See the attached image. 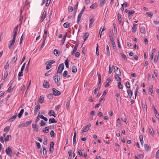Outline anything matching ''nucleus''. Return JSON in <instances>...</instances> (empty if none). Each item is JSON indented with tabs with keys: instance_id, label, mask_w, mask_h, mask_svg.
I'll list each match as a JSON object with an SVG mask.
<instances>
[{
	"instance_id": "obj_2",
	"label": "nucleus",
	"mask_w": 159,
	"mask_h": 159,
	"mask_svg": "<svg viewBox=\"0 0 159 159\" xmlns=\"http://www.w3.org/2000/svg\"><path fill=\"white\" fill-rule=\"evenodd\" d=\"M64 68V65L63 63L60 64L58 67L57 74L59 73L60 74Z\"/></svg>"
},
{
	"instance_id": "obj_38",
	"label": "nucleus",
	"mask_w": 159,
	"mask_h": 159,
	"mask_svg": "<svg viewBox=\"0 0 159 159\" xmlns=\"http://www.w3.org/2000/svg\"><path fill=\"white\" fill-rule=\"evenodd\" d=\"M67 35V33L66 32V33L63 36V38L62 40V42H63L62 44H63V43H64V42L66 40V38Z\"/></svg>"
},
{
	"instance_id": "obj_4",
	"label": "nucleus",
	"mask_w": 159,
	"mask_h": 159,
	"mask_svg": "<svg viewBox=\"0 0 159 159\" xmlns=\"http://www.w3.org/2000/svg\"><path fill=\"white\" fill-rule=\"evenodd\" d=\"M91 126V124L90 123L88 125H86L83 129L82 132L81 133L86 132L88 131L90 127Z\"/></svg>"
},
{
	"instance_id": "obj_22",
	"label": "nucleus",
	"mask_w": 159,
	"mask_h": 159,
	"mask_svg": "<svg viewBox=\"0 0 159 159\" xmlns=\"http://www.w3.org/2000/svg\"><path fill=\"white\" fill-rule=\"evenodd\" d=\"M143 136L142 135H141L139 136V140L141 142V144L142 146H143Z\"/></svg>"
},
{
	"instance_id": "obj_44",
	"label": "nucleus",
	"mask_w": 159,
	"mask_h": 159,
	"mask_svg": "<svg viewBox=\"0 0 159 159\" xmlns=\"http://www.w3.org/2000/svg\"><path fill=\"white\" fill-rule=\"evenodd\" d=\"M153 86L152 85H150L149 87V92L151 93H152L153 92Z\"/></svg>"
},
{
	"instance_id": "obj_18",
	"label": "nucleus",
	"mask_w": 159,
	"mask_h": 159,
	"mask_svg": "<svg viewBox=\"0 0 159 159\" xmlns=\"http://www.w3.org/2000/svg\"><path fill=\"white\" fill-rule=\"evenodd\" d=\"M137 28V25L135 24H134L132 29V32L134 33L135 32Z\"/></svg>"
},
{
	"instance_id": "obj_63",
	"label": "nucleus",
	"mask_w": 159,
	"mask_h": 159,
	"mask_svg": "<svg viewBox=\"0 0 159 159\" xmlns=\"http://www.w3.org/2000/svg\"><path fill=\"white\" fill-rule=\"evenodd\" d=\"M53 94L50 93L48 94L47 96V97L49 99L52 98L53 96Z\"/></svg>"
},
{
	"instance_id": "obj_61",
	"label": "nucleus",
	"mask_w": 159,
	"mask_h": 159,
	"mask_svg": "<svg viewBox=\"0 0 159 159\" xmlns=\"http://www.w3.org/2000/svg\"><path fill=\"white\" fill-rule=\"evenodd\" d=\"M43 155H45L47 153V151L45 147H44L43 148Z\"/></svg>"
},
{
	"instance_id": "obj_17",
	"label": "nucleus",
	"mask_w": 159,
	"mask_h": 159,
	"mask_svg": "<svg viewBox=\"0 0 159 159\" xmlns=\"http://www.w3.org/2000/svg\"><path fill=\"white\" fill-rule=\"evenodd\" d=\"M32 122V120L26 121L23 125V126H24L25 127L28 126L31 124Z\"/></svg>"
},
{
	"instance_id": "obj_49",
	"label": "nucleus",
	"mask_w": 159,
	"mask_h": 159,
	"mask_svg": "<svg viewBox=\"0 0 159 159\" xmlns=\"http://www.w3.org/2000/svg\"><path fill=\"white\" fill-rule=\"evenodd\" d=\"M17 58V55L15 56L13 58L12 62L13 63H15L16 61Z\"/></svg>"
},
{
	"instance_id": "obj_9",
	"label": "nucleus",
	"mask_w": 159,
	"mask_h": 159,
	"mask_svg": "<svg viewBox=\"0 0 159 159\" xmlns=\"http://www.w3.org/2000/svg\"><path fill=\"white\" fill-rule=\"evenodd\" d=\"M15 39H13L12 40H11L10 41V44L8 46V47L9 49L11 48L13 46L15 43Z\"/></svg>"
},
{
	"instance_id": "obj_42",
	"label": "nucleus",
	"mask_w": 159,
	"mask_h": 159,
	"mask_svg": "<svg viewBox=\"0 0 159 159\" xmlns=\"http://www.w3.org/2000/svg\"><path fill=\"white\" fill-rule=\"evenodd\" d=\"M8 63V62H7L4 66V68L5 69V71H7V70L8 69L9 67V64Z\"/></svg>"
},
{
	"instance_id": "obj_16",
	"label": "nucleus",
	"mask_w": 159,
	"mask_h": 159,
	"mask_svg": "<svg viewBox=\"0 0 159 159\" xmlns=\"http://www.w3.org/2000/svg\"><path fill=\"white\" fill-rule=\"evenodd\" d=\"M57 121H56L55 119L53 118H50L49 120V123H56Z\"/></svg>"
},
{
	"instance_id": "obj_52",
	"label": "nucleus",
	"mask_w": 159,
	"mask_h": 159,
	"mask_svg": "<svg viewBox=\"0 0 159 159\" xmlns=\"http://www.w3.org/2000/svg\"><path fill=\"white\" fill-rule=\"evenodd\" d=\"M149 132L150 134L151 135H154V130L153 129H149Z\"/></svg>"
},
{
	"instance_id": "obj_7",
	"label": "nucleus",
	"mask_w": 159,
	"mask_h": 159,
	"mask_svg": "<svg viewBox=\"0 0 159 159\" xmlns=\"http://www.w3.org/2000/svg\"><path fill=\"white\" fill-rule=\"evenodd\" d=\"M134 11H133V10L131 9L128 10V15L129 19H130L132 18V16H131V15L134 13Z\"/></svg>"
},
{
	"instance_id": "obj_32",
	"label": "nucleus",
	"mask_w": 159,
	"mask_h": 159,
	"mask_svg": "<svg viewBox=\"0 0 159 159\" xmlns=\"http://www.w3.org/2000/svg\"><path fill=\"white\" fill-rule=\"evenodd\" d=\"M118 87L119 89H123V86L121 84L120 82H119L118 83Z\"/></svg>"
},
{
	"instance_id": "obj_21",
	"label": "nucleus",
	"mask_w": 159,
	"mask_h": 159,
	"mask_svg": "<svg viewBox=\"0 0 159 159\" xmlns=\"http://www.w3.org/2000/svg\"><path fill=\"white\" fill-rule=\"evenodd\" d=\"M140 32L143 34H145L146 33V30L144 27H141L140 28Z\"/></svg>"
},
{
	"instance_id": "obj_45",
	"label": "nucleus",
	"mask_w": 159,
	"mask_h": 159,
	"mask_svg": "<svg viewBox=\"0 0 159 159\" xmlns=\"http://www.w3.org/2000/svg\"><path fill=\"white\" fill-rule=\"evenodd\" d=\"M94 21V20L93 18L90 17L89 20L90 23L93 24Z\"/></svg>"
},
{
	"instance_id": "obj_34",
	"label": "nucleus",
	"mask_w": 159,
	"mask_h": 159,
	"mask_svg": "<svg viewBox=\"0 0 159 159\" xmlns=\"http://www.w3.org/2000/svg\"><path fill=\"white\" fill-rule=\"evenodd\" d=\"M82 15L79 14L78 15L77 17V23L78 24H79V22L81 19Z\"/></svg>"
},
{
	"instance_id": "obj_48",
	"label": "nucleus",
	"mask_w": 159,
	"mask_h": 159,
	"mask_svg": "<svg viewBox=\"0 0 159 159\" xmlns=\"http://www.w3.org/2000/svg\"><path fill=\"white\" fill-rule=\"evenodd\" d=\"M13 89V87H12V86H10L9 88H8L7 90V92L8 93H10L12 91V90Z\"/></svg>"
},
{
	"instance_id": "obj_37",
	"label": "nucleus",
	"mask_w": 159,
	"mask_h": 159,
	"mask_svg": "<svg viewBox=\"0 0 159 159\" xmlns=\"http://www.w3.org/2000/svg\"><path fill=\"white\" fill-rule=\"evenodd\" d=\"M30 59L29 61V62L26 67L25 69V71L26 73H27L29 71V64L30 62Z\"/></svg>"
},
{
	"instance_id": "obj_12",
	"label": "nucleus",
	"mask_w": 159,
	"mask_h": 159,
	"mask_svg": "<svg viewBox=\"0 0 159 159\" xmlns=\"http://www.w3.org/2000/svg\"><path fill=\"white\" fill-rule=\"evenodd\" d=\"M107 1V0H99L100 6L101 7H102L105 4Z\"/></svg>"
},
{
	"instance_id": "obj_31",
	"label": "nucleus",
	"mask_w": 159,
	"mask_h": 159,
	"mask_svg": "<svg viewBox=\"0 0 159 159\" xmlns=\"http://www.w3.org/2000/svg\"><path fill=\"white\" fill-rule=\"evenodd\" d=\"M70 24L67 22H66L63 24V27L66 28H67L70 26Z\"/></svg>"
},
{
	"instance_id": "obj_28",
	"label": "nucleus",
	"mask_w": 159,
	"mask_h": 159,
	"mask_svg": "<svg viewBox=\"0 0 159 159\" xmlns=\"http://www.w3.org/2000/svg\"><path fill=\"white\" fill-rule=\"evenodd\" d=\"M106 50H107V56H109L110 55V49H109V48L107 45Z\"/></svg>"
},
{
	"instance_id": "obj_50",
	"label": "nucleus",
	"mask_w": 159,
	"mask_h": 159,
	"mask_svg": "<svg viewBox=\"0 0 159 159\" xmlns=\"http://www.w3.org/2000/svg\"><path fill=\"white\" fill-rule=\"evenodd\" d=\"M68 153L69 154L68 158L69 159H70L71 158L72 151L71 150L70 151H68Z\"/></svg>"
},
{
	"instance_id": "obj_60",
	"label": "nucleus",
	"mask_w": 159,
	"mask_h": 159,
	"mask_svg": "<svg viewBox=\"0 0 159 159\" xmlns=\"http://www.w3.org/2000/svg\"><path fill=\"white\" fill-rule=\"evenodd\" d=\"M10 129V127L9 126H6L4 129V132H8Z\"/></svg>"
},
{
	"instance_id": "obj_11",
	"label": "nucleus",
	"mask_w": 159,
	"mask_h": 159,
	"mask_svg": "<svg viewBox=\"0 0 159 159\" xmlns=\"http://www.w3.org/2000/svg\"><path fill=\"white\" fill-rule=\"evenodd\" d=\"M47 15V11H44L43 13L41 18V22L43 21Z\"/></svg>"
},
{
	"instance_id": "obj_54",
	"label": "nucleus",
	"mask_w": 159,
	"mask_h": 159,
	"mask_svg": "<svg viewBox=\"0 0 159 159\" xmlns=\"http://www.w3.org/2000/svg\"><path fill=\"white\" fill-rule=\"evenodd\" d=\"M70 105V100L67 101L66 102V107L67 109H68L69 108Z\"/></svg>"
},
{
	"instance_id": "obj_8",
	"label": "nucleus",
	"mask_w": 159,
	"mask_h": 159,
	"mask_svg": "<svg viewBox=\"0 0 159 159\" xmlns=\"http://www.w3.org/2000/svg\"><path fill=\"white\" fill-rule=\"evenodd\" d=\"M43 87L46 89H48L49 88V83L46 80H44L43 84Z\"/></svg>"
},
{
	"instance_id": "obj_56",
	"label": "nucleus",
	"mask_w": 159,
	"mask_h": 159,
	"mask_svg": "<svg viewBox=\"0 0 159 159\" xmlns=\"http://www.w3.org/2000/svg\"><path fill=\"white\" fill-rule=\"evenodd\" d=\"M51 136L52 138H53L55 135V133L53 130H52L50 132Z\"/></svg>"
},
{
	"instance_id": "obj_5",
	"label": "nucleus",
	"mask_w": 159,
	"mask_h": 159,
	"mask_svg": "<svg viewBox=\"0 0 159 159\" xmlns=\"http://www.w3.org/2000/svg\"><path fill=\"white\" fill-rule=\"evenodd\" d=\"M7 154L8 156H11L12 153L11 148L9 146L5 151Z\"/></svg>"
},
{
	"instance_id": "obj_30",
	"label": "nucleus",
	"mask_w": 159,
	"mask_h": 159,
	"mask_svg": "<svg viewBox=\"0 0 159 159\" xmlns=\"http://www.w3.org/2000/svg\"><path fill=\"white\" fill-rule=\"evenodd\" d=\"M24 112V109H22L21 110L20 112L19 113V114L18 115V117L19 118H20L21 117Z\"/></svg>"
},
{
	"instance_id": "obj_1",
	"label": "nucleus",
	"mask_w": 159,
	"mask_h": 159,
	"mask_svg": "<svg viewBox=\"0 0 159 159\" xmlns=\"http://www.w3.org/2000/svg\"><path fill=\"white\" fill-rule=\"evenodd\" d=\"M112 67H114V71L115 72L116 75H120L121 73L120 70L117 66H112Z\"/></svg>"
},
{
	"instance_id": "obj_43",
	"label": "nucleus",
	"mask_w": 159,
	"mask_h": 159,
	"mask_svg": "<svg viewBox=\"0 0 159 159\" xmlns=\"http://www.w3.org/2000/svg\"><path fill=\"white\" fill-rule=\"evenodd\" d=\"M115 79L119 81V82H120L121 81V78L118 75H115Z\"/></svg>"
},
{
	"instance_id": "obj_6",
	"label": "nucleus",
	"mask_w": 159,
	"mask_h": 159,
	"mask_svg": "<svg viewBox=\"0 0 159 159\" xmlns=\"http://www.w3.org/2000/svg\"><path fill=\"white\" fill-rule=\"evenodd\" d=\"M32 127L34 131H36L37 132L39 131V126L38 125L33 124L32 125Z\"/></svg>"
},
{
	"instance_id": "obj_10",
	"label": "nucleus",
	"mask_w": 159,
	"mask_h": 159,
	"mask_svg": "<svg viewBox=\"0 0 159 159\" xmlns=\"http://www.w3.org/2000/svg\"><path fill=\"white\" fill-rule=\"evenodd\" d=\"M40 108V106L39 104L36 106L34 108V114H36L37 112L39 111Z\"/></svg>"
},
{
	"instance_id": "obj_14",
	"label": "nucleus",
	"mask_w": 159,
	"mask_h": 159,
	"mask_svg": "<svg viewBox=\"0 0 159 159\" xmlns=\"http://www.w3.org/2000/svg\"><path fill=\"white\" fill-rule=\"evenodd\" d=\"M49 114L50 116H53L54 117H56L54 111L53 110H50Z\"/></svg>"
},
{
	"instance_id": "obj_58",
	"label": "nucleus",
	"mask_w": 159,
	"mask_h": 159,
	"mask_svg": "<svg viewBox=\"0 0 159 159\" xmlns=\"http://www.w3.org/2000/svg\"><path fill=\"white\" fill-rule=\"evenodd\" d=\"M115 96L117 97L116 98L117 101H119V98L120 96V94L119 93H117L116 94Z\"/></svg>"
},
{
	"instance_id": "obj_64",
	"label": "nucleus",
	"mask_w": 159,
	"mask_h": 159,
	"mask_svg": "<svg viewBox=\"0 0 159 159\" xmlns=\"http://www.w3.org/2000/svg\"><path fill=\"white\" fill-rule=\"evenodd\" d=\"M68 71L66 70H65V71L64 72H63V76L64 77H66V76L67 75V74H68Z\"/></svg>"
},
{
	"instance_id": "obj_62",
	"label": "nucleus",
	"mask_w": 159,
	"mask_h": 159,
	"mask_svg": "<svg viewBox=\"0 0 159 159\" xmlns=\"http://www.w3.org/2000/svg\"><path fill=\"white\" fill-rule=\"evenodd\" d=\"M146 14L148 16L151 17L153 15V14L152 12H147L146 13Z\"/></svg>"
},
{
	"instance_id": "obj_20",
	"label": "nucleus",
	"mask_w": 159,
	"mask_h": 159,
	"mask_svg": "<svg viewBox=\"0 0 159 159\" xmlns=\"http://www.w3.org/2000/svg\"><path fill=\"white\" fill-rule=\"evenodd\" d=\"M44 33L43 36V39L46 40L47 36V30L46 29L44 30Z\"/></svg>"
},
{
	"instance_id": "obj_39",
	"label": "nucleus",
	"mask_w": 159,
	"mask_h": 159,
	"mask_svg": "<svg viewBox=\"0 0 159 159\" xmlns=\"http://www.w3.org/2000/svg\"><path fill=\"white\" fill-rule=\"evenodd\" d=\"M68 63H69V60L68 59H67L65 61V64L66 66V67H67V68H68V67H69Z\"/></svg>"
},
{
	"instance_id": "obj_51",
	"label": "nucleus",
	"mask_w": 159,
	"mask_h": 159,
	"mask_svg": "<svg viewBox=\"0 0 159 159\" xmlns=\"http://www.w3.org/2000/svg\"><path fill=\"white\" fill-rule=\"evenodd\" d=\"M78 2H77L76 4L75 5V6L74 7V11H75V12L77 11V10L78 8Z\"/></svg>"
},
{
	"instance_id": "obj_23",
	"label": "nucleus",
	"mask_w": 159,
	"mask_h": 159,
	"mask_svg": "<svg viewBox=\"0 0 159 159\" xmlns=\"http://www.w3.org/2000/svg\"><path fill=\"white\" fill-rule=\"evenodd\" d=\"M127 92L129 98H131L133 95V92L130 90L128 89L127 90Z\"/></svg>"
},
{
	"instance_id": "obj_29",
	"label": "nucleus",
	"mask_w": 159,
	"mask_h": 159,
	"mask_svg": "<svg viewBox=\"0 0 159 159\" xmlns=\"http://www.w3.org/2000/svg\"><path fill=\"white\" fill-rule=\"evenodd\" d=\"M89 36V34L88 33H86L84 37V41L85 42L88 37Z\"/></svg>"
},
{
	"instance_id": "obj_25",
	"label": "nucleus",
	"mask_w": 159,
	"mask_h": 159,
	"mask_svg": "<svg viewBox=\"0 0 159 159\" xmlns=\"http://www.w3.org/2000/svg\"><path fill=\"white\" fill-rule=\"evenodd\" d=\"M152 108L154 110L155 115L156 116V115H157V116H158V119L159 120V114L157 112V111L156 109V108L154 106H152Z\"/></svg>"
},
{
	"instance_id": "obj_47",
	"label": "nucleus",
	"mask_w": 159,
	"mask_h": 159,
	"mask_svg": "<svg viewBox=\"0 0 159 159\" xmlns=\"http://www.w3.org/2000/svg\"><path fill=\"white\" fill-rule=\"evenodd\" d=\"M108 33H109V36L110 38V40H111V39H113V38L112 35L111 33V31L110 30H109Z\"/></svg>"
},
{
	"instance_id": "obj_36",
	"label": "nucleus",
	"mask_w": 159,
	"mask_h": 159,
	"mask_svg": "<svg viewBox=\"0 0 159 159\" xmlns=\"http://www.w3.org/2000/svg\"><path fill=\"white\" fill-rule=\"evenodd\" d=\"M142 106L144 109H145L146 110H147V107L146 104L145 103L143 102L142 101Z\"/></svg>"
},
{
	"instance_id": "obj_15",
	"label": "nucleus",
	"mask_w": 159,
	"mask_h": 159,
	"mask_svg": "<svg viewBox=\"0 0 159 159\" xmlns=\"http://www.w3.org/2000/svg\"><path fill=\"white\" fill-rule=\"evenodd\" d=\"M53 52L54 55L57 57H58L60 54V52L57 49L54 50Z\"/></svg>"
},
{
	"instance_id": "obj_41",
	"label": "nucleus",
	"mask_w": 159,
	"mask_h": 159,
	"mask_svg": "<svg viewBox=\"0 0 159 159\" xmlns=\"http://www.w3.org/2000/svg\"><path fill=\"white\" fill-rule=\"evenodd\" d=\"M45 130H43L42 131L44 133H48L49 132V128L46 127L45 128Z\"/></svg>"
},
{
	"instance_id": "obj_46",
	"label": "nucleus",
	"mask_w": 159,
	"mask_h": 159,
	"mask_svg": "<svg viewBox=\"0 0 159 159\" xmlns=\"http://www.w3.org/2000/svg\"><path fill=\"white\" fill-rule=\"evenodd\" d=\"M120 54L122 56V58L125 59V61H126L127 59L126 58V55H125L123 53H121Z\"/></svg>"
},
{
	"instance_id": "obj_13",
	"label": "nucleus",
	"mask_w": 159,
	"mask_h": 159,
	"mask_svg": "<svg viewBox=\"0 0 159 159\" xmlns=\"http://www.w3.org/2000/svg\"><path fill=\"white\" fill-rule=\"evenodd\" d=\"M78 46V43H76L74 47V49L72 51V52H71V55H73L75 53V52H76L77 48Z\"/></svg>"
},
{
	"instance_id": "obj_33",
	"label": "nucleus",
	"mask_w": 159,
	"mask_h": 159,
	"mask_svg": "<svg viewBox=\"0 0 159 159\" xmlns=\"http://www.w3.org/2000/svg\"><path fill=\"white\" fill-rule=\"evenodd\" d=\"M44 97H42V96H41L40 97L39 99V102L40 103H42L44 101Z\"/></svg>"
},
{
	"instance_id": "obj_26",
	"label": "nucleus",
	"mask_w": 159,
	"mask_h": 159,
	"mask_svg": "<svg viewBox=\"0 0 159 159\" xmlns=\"http://www.w3.org/2000/svg\"><path fill=\"white\" fill-rule=\"evenodd\" d=\"M16 115L13 116L9 119V121L10 122H12L16 119Z\"/></svg>"
},
{
	"instance_id": "obj_57",
	"label": "nucleus",
	"mask_w": 159,
	"mask_h": 159,
	"mask_svg": "<svg viewBox=\"0 0 159 159\" xmlns=\"http://www.w3.org/2000/svg\"><path fill=\"white\" fill-rule=\"evenodd\" d=\"M11 137V136L10 135H8L7 136V137L5 138V141L6 142H7L9 141V138L10 137Z\"/></svg>"
},
{
	"instance_id": "obj_40",
	"label": "nucleus",
	"mask_w": 159,
	"mask_h": 159,
	"mask_svg": "<svg viewBox=\"0 0 159 159\" xmlns=\"http://www.w3.org/2000/svg\"><path fill=\"white\" fill-rule=\"evenodd\" d=\"M43 41L42 42V43L41 44L40 48V49L41 50L44 47L45 45V42L46 40L43 39Z\"/></svg>"
},
{
	"instance_id": "obj_53",
	"label": "nucleus",
	"mask_w": 159,
	"mask_h": 159,
	"mask_svg": "<svg viewBox=\"0 0 159 159\" xmlns=\"http://www.w3.org/2000/svg\"><path fill=\"white\" fill-rule=\"evenodd\" d=\"M85 6H84L83 7L82 10L80 11V12L79 14H80L82 16V15L83 13V12L85 10Z\"/></svg>"
},
{
	"instance_id": "obj_19",
	"label": "nucleus",
	"mask_w": 159,
	"mask_h": 159,
	"mask_svg": "<svg viewBox=\"0 0 159 159\" xmlns=\"http://www.w3.org/2000/svg\"><path fill=\"white\" fill-rule=\"evenodd\" d=\"M144 147L146 151H148L149 150H150L151 148L150 146L146 144H145L144 145Z\"/></svg>"
},
{
	"instance_id": "obj_3",
	"label": "nucleus",
	"mask_w": 159,
	"mask_h": 159,
	"mask_svg": "<svg viewBox=\"0 0 159 159\" xmlns=\"http://www.w3.org/2000/svg\"><path fill=\"white\" fill-rule=\"evenodd\" d=\"M53 94L55 96H59L60 95L61 93L60 91L57 90L55 88L52 89Z\"/></svg>"
},
{
	"instance_id": "obj_27",
	"label": "nucleus",
	"mask_w": 159,
	"mask_h": 159,
	"mask_svg": "<svg viewBox=\"0 0 159 159\" xmlns=\"http://www.w3.org/2000/svg\"><path fill=\"white\" fill-rule=\"evenodd\" d=\"M111 43H112V44L113 45V48L114 49H116V44H115V42L114 41V39H111Z\"/></svg>"
},
{
	"instance_id": "obj_59",
	"label": "nucleus",
	"mask_w": 159,
	"mask_h": 159,
	"mask_svg": "<svg viewBox=\"0 0 159 159\" xmlns=\"http://www.w3.org/2000/svg\"><path fill=\"white\" fill-rule=\"evenodd\" d=\"M13 39H16V37L17 34V32L16 31H13Z\"/></svg>"
},
{
	"instance_id": "obj_24",
	"label": "nucleus",
	"mask_w": 159,
	"mask_h": 159,
	"mask_svg": "<svg viewBox=\"0 0 159 159\" xmlns=\"http://www.w3.org/2000/svg\"><path fill=\"white\" fill-rule=\"evenodd\" d=\"M72 71L73 73H76L77 71V69L75 66H73L71 68Z\"/></svg>"
},
{
	"instance_id": "obj_35",
	"label": "nucleus",
	"mask_w": 159,
	"mask_h": 159,
	"mask_svg": "<svg viewBox=\"0 0 159 159\" xmlns=\"http://www.w3.org/2000/svg\"><path fill=\"white\" fill-rule=\"evenodd\" d=\"M97 7V3H94L92 4L90 6V8L91 9H95Z\"/></svg>"
},
{
	"instance_id": "obj_55",
	"label": "nucleus",
	"mask_w": 159,
	"mask_h": 159,
	"mask_svg": "<svg viewBox=\"0 0 159 159\" xmlns=\"http://www.w3.org/2000/svg\"><path fill=\"white\" fill-rule=\"evenodd\" d=\"M73 10V8L71 6H69L68 7V11L70 12H71Z\"/></svg>"
}]
</instances>
